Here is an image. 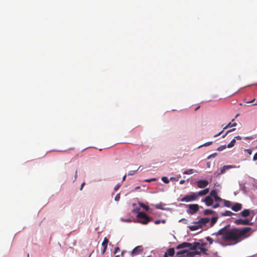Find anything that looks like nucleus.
<instances>
[{"label": "nucleus", "mask_w": 257, "mask_h": 257, "mask_svg": "<svg viewBox=\"0 0 257 257\" xmlns=\"http://www.w3.org/2000/svg\"><path fill=\"white\" fill-rule=\"evenodd\" d=\"M251 230L250 227H245L242 229H233L230 231L226 230V240H232L238 242L240 238L246 234Z\"/></svg>", "instance_id": "1"}, {"label": "nucleus", "mask_w": 257, "mask_h": 257, "mask_svg": "<svg viewBox=\"0 0 257 257\" xmlns=\"http://www.w3.org/2000/svg\"><path fill=\"white\" fill-rule=\"evenodd\" d=\"M212 236H215L214 241L222 245L225 244V227L222 228L217 232L213 233Z\"/></svg>", "instance_id": "2"}, {"label": "nucleus", "mask_w": 257, "mask_h": 257, "mask_svg": "<svg viewBox=\"0 0 257 257\" xmlns=\"http://www.w3.org/2000/svg\"><path fill=\"white\" fill-rule=\"evenodd\" d=\"M137 217L139 219L138 222L143 224H147L151 220V218L143 212H139Z\"/></svg>", "instance_id": "3"}, {"label": "nucleus", "mask_w": 257, "mask_h": 257, "mask_svg": "<svg viewBox=\"0 0 257 257\" xmlns=\"http://www.w3.org/2000/svg\"><path fill=\"white\" fill-rule=\"evenodd\" d=\"M198 199V196L196 193L192 192L190 194L185 195L181 199V202H191L196 200Z\"/></svg>", "instance_id": "4"}, {"label": "nucleus", "mask_w": 257, "mask_h": 257, "mask_svg": "<svg viewBox=\"0 0 257 257\" xmlns=\"http://www.w3.org/2000/svg\"><path fill=\"white\" fill-rule=\"evenodd\" d=\"M188 209L187 210L189 214L193 215L196 213L201 207L197 204H191L187 205Z\"/></svg>", "instance_id": "5"}, {"label": "nucleus", "mask_w": 257, "mask_h": 257, "mask_svg": "<svg viewBox=\"0 0 257 257\" xmlns=\"http://www.w3.org/2000/svg\"><path fill=\"white\" fill-rule=\"evenodd\" d=\"M199 245L198 243H195V244L192 246V245L188 242H183L181 244H179L177 246L176 249H179L181 248H184L186 247H189L192 250H196L197 248V245Z\"/></svg>", "instance_id": "6"}, {"label": "nucleus", "mask_w": 257, "mask_h": 257, "mask_svg": "<svg viewBox=\"0 0 257 257\" xmlns=\"http://www.w3.org/2000/svg\"><path fill=\"white\" fill-rule=\"evenodd\" d=\"M226 207H231L232 210L236 212L241 209L242 204L239 203H235L234 205H232V203L230 201L226 200Z\"/></svg>", "instance_id": "7"}, {"label": "nucleus", "mask_w": 257, "mask_h": 257, "mask_svg": "<svg viewBox=\"0 0 257 257\" xmlns=\"http://www.w3.org/2000/svg\"><path fill=\"white\" fill-rule=\"evenodd\" d=\"M203 244H202L200 246V244H199V245H197V249L192 250V253L193 255L194 254H199L201 252L206 254V251L207 250L203 247Z\"/></svg>", "instance_id": "8"}, {"label": "nucleus", "mask_w": 257, "mask_h": 257, "mask_svg": "<svg viewBox=\"0 0 257 257\" xmlns=\"http://www.w3.org/2000/svg\"><path fill=\"white\" fill-rule=\"evenodd\" d=\"M210 221V218L208 217H204V218H201L199 220L197 221L198 224H199L200 226V227L201 228H203L204 227L207 226V224L209 223Z\"/></svg>", "instance_id": "9"}, {"label": "nucleus", "mask_w": 257, "mask_h": 257, "mask_svg": "<svg viewBox=\"0 0 257 257\" xmlns=\"http://www.w3.org/2000/svg\"><path fill=\"white\" fill-rule=\"evenodd\" d=\"M193 254L192 252H189L188 250L184 249L178 251L176 253V256L177 257H185L187 256H192Z\"/></svg>", "instance_id": "10"}, {"label": "nucleus", "mask_w": 257, "mask_h": 257, "mask_svg": "<svg viewBox=\"0 0 257 257\" xmlns=\"http://www.w3.org/2000/svg\"><path fill=\"white\" fill-rule=\"evenodd\" d=\"M209 184L208 181L206 180H201L197 182V185L199 188H204L207 187Z\"/></svg>", "instance_id": "11"}, {"label": "nucleus", "mask_w": 257, "mask_h": 257, "mask_svg": "<svg viewBox=\"0 0 257 257\" xmlns=\"http://www.w3.org/2000/svg\"><path fill=\"white\" fill-rule=\"evenodd\" d=\"M235 223L238 225H249L251 224L250 223L249 220L248 219H238L235 221Z\"/></svg>", "instance_id": "12"}, {"label": "nucleus", "mask_w": 257, "mask_h": 257, "mask_svg": "<svg viewBox=\"0 0 257 257\" xmlns=\"http://www.w3.org/2000/svg\"><path fill=\"white\" fill-rule=\"evenodd\" d=\"M210 196L211 198H213L215 201L218 202L222 200V199L217 196V192L215 190H211L210 193Z\"/></svg>", "instance_id": "13"}, {"label": "nucleus", "mask_w": 257, "mask_h": 257, "mask_svg": "<svg viewBox=\"0 0 257 257\" xmlns=\"http://www.w3.org/2000/svg\"><path fill=\"white\" fill-rule=\"evenodd\" d=\"M202 201L204 202L208 206L212 205L213 203V200L210 196L206 197Z\"/></svg>", "instance_id": "14"}, {"label": "nucleus", "mask_w": 257, "mask_h": 257, "mask_svg": "<svg viewBox=\"0 0 257 257\" xmlns=\"http://www.w3.org/2000/svg\"><path fill=\"white\" fill-rule=\"evenodd\" d=\"M198 223V222L196 221V222H194L193 225L189 226V228L190 230L191 231H195V230H197L201 228L200 227V225Z\"/></svg>", "instance_id": "15"}, {"label": "nucleus", "mask_w": 257, "mask_h": 257, "mask_svg": "<svg viewBox=\"0 0 257 257\" xmlns=\"http://www.w3.org/2000/svg\"><path fill=\"white\" fill-rule=\"evenodd\" d=\"M209 188H205V189L201 190V191H199L198 192H196V194L198 197L200 196H202L206 195L207 194H208L209 193Z\"/></svg>", "instance_id": "16"}, {"label": "nucleus", "mask_w": 257, "mask_h": 257, "mask_svg": "<svg viewBox=\"0 0 257 257\" xmlns=\"http://www.w3.org/2000/svg\"><path fill=\"white\" fill-rule=\"evenodd\" d=\"M142 251V248L141 246H137L132 251V254H139V252Z\"/></svg>", "instance_id": "17"}, {"label": "nucleus", "mask_w": 257, "mask_h": 257, "mask_svg": "<svg viewBox=\"0 0 257 257\" xmlns=\"http://www.w3.org/2000/svg\"><path fill=\"white\" fill-rule=\"evenodd\" d=\"M234 119H232L231 122H229L227 125H226V130L232 126H235L237 125L236 123L234 122Z\"/></svg>", "instance_id": "18"}, {"label": "nucleus", "mask_w": 257, "mask_h": 257, "mask_svg": "<svg viewBox=\"0 0 257 257\" xmlns=\"http://www.w3.org/2000/svg\"><path fill=\"white\" fill-rule=\"evenodd\" d=\"M218 218L217 217H212L211 219H210V226L212 227L216 222Z\"/></svg>", "instance_id": "19"}, {"label": "nucleus", "mask_w": 257, "mask_h": 257, "mask_svg": "<svg viewBox=\"0 0 257 257\" xmlns=\"http://www.w3.org/2000/svg\"><path fill=\"white\" fill-rule=\"evenodd\" d=\"M166 253L169 256H173L175 254V249L174 248H170L167 250Z\"/></svg>", "instance_id": "20"}, {"label": "nucleus", "mask_w": 257, "mask_h": 257, "mask_svg": "<svg viewBox=\"0 0 257 257\" xmlns=\"http://www.w3.org/2000/svg\"><path fill=\"white\" fill-rule=\"evenodd\" d=\"M250 212L249 209H244L241 212V214L243 217H247L249 215Z\"/></svg>", "instance_id": "21"}, {"label": "nucleus", "mask_w": 257, "mask_h": 257, "mask_svg": "<svg viewBox=\"0 0 257 257\" xmlns=\"http://www.w3.org/2000/svg\"><path fill=\"white\" fill-rule=\"evenodd\" d=\"M139 205L146 211H148L149 210V207L143 203H139Z\"/></svg>", "instance_id": "22"}, {"label": "nucleus", "mask_w": 257, "mask_h": 257, "mask_svg": "<svg viewBox=\"0 0 257 257\" xmlns=\"http://www.w3.org/2000/svg\"><path fill=\"white\" fill-rule=\"evenodd\" d=\"M108 242V240L106 237H105L103 239L102 243V246L104 247V248H107Z\"/></svg>", "instance_id": "23"}, {"label": "nucleus", "mask_w": 257, "mask_h": 257, "mask_svg": "<svg viewBox=\"0 0 257 257\" xmlns=\"http://www.w3.org/2000/svg\"><path fill=\"white\" fill-rule=\"evenodd\" d=\"M236 141L235 139H233L227 145V147L229 148H232L234 146Z\"/></svg>", "instance_id": "24"}, {"label": "nucleus", "mask_w": 257, "mask_h": 257, "mask_svg": "<svg viewBox=\"0 0 257 257\" xmlns=\"http://www.w3.org/2000/svg\"><path fill=\"white\" fill-rule=\"evenodd\" d=\"M213 213V211L210 209H205L203 211V214L205 215L211 214Z\"/></svg>", "instance_id": "25"}, {"label": "nucleus", "mask_w": 257, "mask_h": 257, "mask_svg": "<svg viewBox=\"0 0 257 257\" xmlns=\"http://www.w3.org/2000/svg\"><path fill=\"white\" fill-rule=\"evenodd\" d=\"M194 172V170L192 169H189L188 170L185 171L183 172L184 174L189 175L193 174Z\"/></svg>", "instance_id": "26"}, {"label": "nucleus", "mask_w": 257, "mask_h": 257, "mask_svg": "<svg viewBox=\"0 0 257 257\" xmlns=\"http://www.w3.org/2000/svg\"><path fill=\"white\" fill-rule=\"evenodd\" d=\"M162 180L165 183H166V184H168L170 182V180L169 179H168V178L167 177H163L162 178Z\"/></svg>", "instance_id": "27"}, {"label": "nucleus", "mask_w": 257, "mask_h": 257, "mask_svg": "<svg viewBox=\"0 0 257 257\" xmlns=\"http://www.w3.org/2000/svg\"><path fill=\"white\" fill-rule=\"evenodd\" d=\"M141 167H139L137 170H134V171H129L128 173V175L130 176V175H133L134 174H135L137 171L139 169V168H140Z\"/></svg>", "instance_id": "28"}, {"label": "nucleus", "mask_w": 257, "mask_h": 257, "mask_svg": "<svg viewBox=\"0 0 257 257\" xmlns=\"http://www.w3.org/2000/svg\"><path fill=\"white\" fill-rule=\"evenodd\" d=\"M163 205H164L163 204V203H160L158 204H156L155 205V207L157 209H163Z\"/></svg>", "instance_id": "29"}, {"label": "nucleus", "mask_w": 257, "mask_h": 257, "mask_svg": "<svg viewBox=\"0 0 257 257\" xmlns=\"http://www.w3.org/2000/svg\"><path fill=\"white\" fill-rule=\"evenodd\" d=\"M206 239L209 242L210 244H212L213 242L214 241V239H212V238L209 236L207 237Z\"/></svg>", "instance_id": "30"}, {"label": "nucleus", "mask_w": 257, "mask_h": 257, "mask_svg": "<svg viewBox=\"0 0 257 257\" xmlns=\"http://www.w3.org/2000/svg\"><path fill=\"white\" fill-rule=\"evenodd\" d=\"M180 176H177V177H171L170 178V180L178 181L179 180Z\"/></svg>", "instance_id": "31"}, {"label": "nucleus", "mask_w": 257, "mask_h": 257, "mask_svg": "<svg viewBox=\"0 0 257 257\" xmlns=\"http://www.w3.org/2000/svg\"><path fill=\"white\" fill-rule=\"evenodd\" d=\"M212 142H207V143H206L204 144L203 145H201V146H199V148H200V147H202V146H209V145H210L212 144Z\"/></svg>", "instance_id": "32"}, {"label": "nucleus", "mask_w": 257, "mask_h": 257, "mask_svg": "<svg viewBox=\"0 0 257 257\" xmlns=\"http://www.w3.org/2000/svg\"><path fill=\"white\" fill-rule=\"evenodd\" d=\"M119 199H120V194H119V193H118V194H117L115 196V198H114V200H115L116 201H119Z\"/></svg>", "instance_id": "33"}, {"label": "nucleus", "mask_w": 257, "mask_h": 257, "mask_svg": "<svg viewBox=\"0 0 257 257\" xmlns=\"http://www.w3.org/2000/svg\"><path fill=\"white\" fill-rule=\"evenodd\" d=\"M157 179L156 178H152V179H150L145 180V182H150L151 181H155Z\"/></svg>", "instance_id": "34"}, {"label": "nucleus", "mask_w": 257, "mask_h": 257, "mask_svg": "<svg viewBox=\"0 0 257 257\" xmlns=\"http://www.w3.org/2000/svg\"><path fill=\"white\" fill-rule=\"evenodd\" d=\"M233 213L229 211H228V210H226V212H225V214H226V216H231Z\"/></svg>", "instance_id": "35"}, {"label": "nucleus", "mask_w": 257, "mask_h": 257, "mask_svg": "<svg viewBox=\"0 0 257 257\" xmlns=\"http://www.w3.org/2000/svg\"><path fill=\"white\" fill-rule=\"evenodd\" d=\"M235 130V128H233L232 129H231V130H227V131H226V133H225V134L226 135H227L228 133L232 132V131H234Z\"/></svg>", "instance_id": "36"}, {"label": "nucleus", "mask_w": 257, "mask_h": 257, "mask_svg": "<svg viewBox=\"0 0 257 257\" xmlns=\"http://www.w3.org/2000/svg\"><path fill=\"white\" fill-rule=\"evenodd\" d=\"M120 250V249L118 247H116L114 249V253H116L118 251Z\"/></svg>", "instance_id": "37"}, {"label": "nucleus", "mask_w": 257, "mask_h": 257, "mask_svg": "<svg viewBox=\"0 0 257 257\" xmlns=\"http://www.w3.org/2000/svg\"><path fill=\"white\" fill-rule=\"evenodd\" d=\"M245 151L249 155H250L251 154L252 151L250 149L245 150Z\"/></svg>", "instance_id": "38"}, {"label": "nucleus", "mask_w": 257, "mask_h": 257, "mask_svg": "<svg viewBox=\"0 0 257 257\" xmlns=\"http://www.w3.org/2000/svg\"><path fill=\"white\" fill-rule=\"evenodd\" d=\"M120 185L119 184H117L115 187H114V190L117 191L118 188L120 187Z\"/></svg>", "instance_id": "39"}, {"label": "nucleus", "mask_w": 257, "mask_h": 257, "mask_svg": "<svg viewBox=\"0 0 257 257\" xmlns=\"http://www.w3.org/2000/svg\"><path fill=\"white\" fill-rule=\"evenodd\" d=\"M253 161L257 160V152L254 155L253 157Z\"/></svg>", "instance_id": "40"}, {"label": "nucleus", "mask_w": 257, "mask_h": 257, "mask_svg": "<svg viewBox=\"0 0 257 257\" xmlns=\"http://www.w3.org/2000/svg\"><path fill=\"white\" fill-rule=\"evenodd\" d=\"M187 220L185 218H182L179 220V222H183L184 223H186Z\"/></svg>", "instance_id": "41"}, {"label": "nucleus", "mask_w": 257, "mask_h": 257, "mask_svg": "<svg viewBox=\"0 0 257 257\" xmlns=\"http://www.w3.org/2000/svg\"><path fill=\"white\" fill-rule=\"evenodd\" d=\"M232 168H233V166H231V165H226V170H228V169H229Z\"/></svg>", "instance_id": "42"}, {"label": "nucleus", "mask_w": 257, "mask_h": 257, "mask_svg": "<svg viewBox=\"0 0 257 257\" xmlns=\"http://www.w3.org/2000/svg\"><path fill=\"white\" fill-rule=\"evenodd\" d=\"M224 129H225V127H224V128H223V130L222 131H221L220 132H219L218 134H217V135H214V137H217V136H218L220 135V134L223 132V131H224Z\"/></svg>", "instance_id": "43"}, {"label": "nucleus", "mask_w": 257, "mask_h": 257, "mask_svg": "<svg viewBox=\"0 0 257 257\" xmlns=\"http://www.w3.org/2000/svg\"><path fill=\"white\" fill-rule=\"evenodd\" d=\"M219 206V204L218 203H216L214 205H213V207L214 208H216Z\"/></svg>", "instance_id": "44"}, {"label": "nucleus", "mask_w": 257, "mask_h": 257, "mask_svg": "<svg viewBox=\"0 0 257 257\" xmlns=\"http://www.w3.org/2000/svg\"><path fill=\"white\" fill-rule=\"evenodd\" d=\"M224 171H225V166L222 167L221 170V173H223Z\"/></svg>", "instance_id": "45"}, {"label": "nucleus", "mask_w": 257, "mask_h": 257, "mask_svg": "<svg viewBox=\"0 0 257 257\" xmlns=\"http://www.w3.org/2000/svg\"><path fill=\"white\" fill-rule=\"evenodd\" d=\"M161 222V220H157L155 221V224H159Z\"/></svg>", "instance_id": "46"}, {"label": "nucleus", "mask_w": 257, "mask_h": 257, "mask_svg": "<svg viewBox=\"0 0 257 257\" xmlns=\"http://www.w3.org/2000/svg\"><path fill=\"white\" fill-rule=\"evenodd\" d=\"M84 185H85V183H84V182H83V183L81 184V187H80V190H82V188H83V186H84Z\"/></svg>", "instance_id": "47"}, {"label": "nucleus", "mask_w": 257, "mask_h": 257, "mask_svg": "<svg viewBox=\"0 0 257 257\" xmlns=\"http://www.w3.org/2000/svg\"><path fill=\"white\" fill-rule=\"evenodd\" d=\"M185 181L184 180H181L179 183L180 184H183L185 183Z\"/></svg>", "instance_id": "48"}, {"label": "nucleus", "mask_w": 257, "mask_h": 257, "mask_svg": "<svg viewBox=\"0 0 257 257\" xmlns=\"http://www.w3.org/2000/svg\"><path fill=\"white\" fill-rule=\"evenodd\" d=\"M103 247V250L102 251V254H103L105 252V251L106 250V248H104V247Z\"/></svg>", "instance_id": "49"}, {"label": "nucleus", "mask_w": 257, "mask_h": 257, "mask_svg": "<svg viewBox=\"0 0 257 257\" xmlns=\"http://www.w3.org/2000/svg\"><path fill=\"white\" fill-rule=\"evenodd\" d=\"M255 98H254V99H253L252 100H251V101L247 102V103H252V102H253L255 101Z\"/></svg>", "instance_id": "50"}, {"label": "nucleus", "mask_w": 257, "mask_h": 257, "mask_svg": "<svg viewBox=\"0 0 257 257\" xmlns=\"http://www.w3.org/2000/svg\"><path fill=\"white\" fill-rule=\"evenodd\" d=\"M223 146H221V147H220V148H219L218 149V150H219V151H220V150H223Z\"/></svg>", "instance_id": "51"}, {"label": "nucleus", "mask_w": 257, "mask_h": 257, "mask_svg": "<svg viewBox=\"0 0 257 257\" xmlns=\"http://www.w3.org/2000/svg\"><path fill=\"white\" fill-rule=\"evenodd\" d=\"M125 178H126V175H124V176H123V177H122V180H123V181H124V180H125Z\"/></svg>", "instance_id": "52"}, {"label": "nucleus", "mask_w": 257, "mask_h": 257, "mask_svg": "<svg viewBox=\"0 0 257 257\" xmlns=\"http://www.w3.org/2000/svg\"><path fill=\"white\" fill-rule=\"evenodd\" d=\"M235 138H236L237 140H240L241 139V138L239 136H237V137H235Z\"/></svg>", "instance_id": "53"}, {"label": "nucleus", "mask_w": 257, "mask_h": 257, "mask_svg": "<svg viewBox=\"0 0 257 257\" xmlns=\"http://www.w3.org/2000/svg\"><path fill=\"white\" fill-rule=\"evenodd\" d=\"M200 108V106H198L197 108H195V110L196 111Z\"/></svg>", "instance_id": "54"}, {"label": "nucleus", "mask_w": 257, "mask_h": 257, "mask_svg": "<svg viewBox=\"0 0 257 257\" xmlns=\"http://www.w3.org/2000/svg\"><path fill=\"white\" fill-rule=\"evenodd\" d=\"M246 139H252V137H247V138H246Z\"/></svg>", "instance_id": "55"}, {"label": "nucleus", "mask_w": 257, "mask_h": 257, "mask_svg": "<svg viewBox=\"0 0 257 257\" xmlns=\"http://www.w3.org/2000/svg\"><path fill=\"white\" fill-rule=\"evenodd\" d=\"M77 171H76V172H75V178H76V177H77Z\"/></svg>", "instance_id": "56"}, {"label": "nucleus", "mask_w": 257, "mask_h": 257, "mask_svg": "<svg viewBox=\"0 0 257 257\" xmlns=\"http://www.w3.org/2000/svg\"><path fill=\"white\" fill-rule=\"evenodd\" d=\"M121 255H123V254H124V251H122L121 252Z\"/></svg>", "instance_id": "57"}, {"label": "nucleus", "mask_w": 257, "mask_h": 257, "mask_svg": "<svg viewBox=\"0 0 257 257\" xmlns=\"http://www.w3.org/2000/svg\"><path fill=\"white\" fill-rule=\"evenodd\" d=\"M238 115H239V114H236L235 116V118H236Z\"/></svg>", "instance_id": "58"}, {"label": "nucleus", "mask_w": 257, "mask_h": 257, "mask_svg": "<svg viewBox=\"0 0 257 257\" xmlns=\"http://www.w3.org/2000/svg\"><path fill=\"white\" fill-rule=\"evenodd\" d=\"M114 257H119V255H116Z\"/></svg>", "instance_id": "59"}, {"label": "nucleus", "mask_w": 257, "mask_h": 257, "mask_svg": "<svg viewBox=\"0 0 257 257\" xmlns=\"http://www.w3.org/2000/svg\"><path fill=\"white\" fill-rule=\"evenodd\" d=\"M222 215H225V212H224V213H222Z\"/></svg>", "instance_id": "60"}, {"label": "nucleus", "mask_w": 257, "mask_h": 257, "mask_svg": "<svg viewBox=\"0 0 257 257\" xmlns=\"http://www.w3.org/2000/svg\"><path fill=\"white\" fill-rule=\"evenodd\" d=\"M139 188H140V187H136V189H139Z\"/></svg>", "instance_id": "61"}, {"label": "nucleus", "mask_w": 257, "mask_h": 257, "mask_svg": "<svg viewBox=\"0 0 257 257\" xmlns=\"http://www.w3.org/2000/svg\"><path fill=\"white\" fill-rule=\"evenodd\" d=\"M27 257H29V254H28Z\"/></svg>", "instance_id": "62"}, {"label": "nucleus", "mask_w": 257, "mask_h": 257, "mask_svg": "<svg viewBox=\"0 0 257 257\" xmlns=\"http://www.w3.org/2000/svg\"><path fill=\"white\" fill-rule=\"evenodd\" d=\"M165 222V220H163V221H162V222Z\"/></svg>", "instance_id": "63"}, {"label": "nucleus", "mask_w": 257, "mask_h": 257, "mask_svg": "<svg viewBox=\"0 0 257 257\" xmlns=\"http://www.w3.org/2000/svg\"><path fill=\"white\" fill-rule=\"evenodd\" d=\"M253 105H257V103H255V104H254Z\"/></svg>", "instance_id": "64"}]
</instances>
